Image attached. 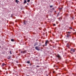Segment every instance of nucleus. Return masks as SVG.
I'll use <instances>...</instances> for the list:
<instances>
[{
    "instance_id": "obj_1",
    "label": "nucleus",
    "mask_w": 76,
    "mask_h": 76,
    "mask_svg": "<svg viewBox=\"0 0 76 76\" xmlns=\"http://www.w3.org/2000/svg\"><path fill=\"white\" fill-rule=\"evenodd\" d=\"M75 49L72 48H71L70 50V53L72 54L73 53H75Z\"/></svg>"
},
{
    "instance_id": "obj_2",
    "label": "nucleus",
    "mask_w": 76,
    "mask_h": 76,
    "mask_svg": "<svg viewBox=\"0 0 76 76\" xmlns=\"http://www.w3.org/2000/svg\"><path fill=\"white\" fill-rule=\"evenodd\" d=\"M56 57H57L58 58V59L59 60H60V59H61V56H60L59 54H58L56 56Z\"/></svg>"
},
{
    "instance_id": "obj_3",
    "label": "nucleus",
    "mask_w": 76,
    "mask_h": 76,
    "mask_svg": "<svg viewBox=\"0 0 76 76\" xmlns=\"http://www.w3.org/2000/svg\"><path fill=\"white\" fill-rule=\"evenodd\" d=\"M39 48V47L38 46H36L35 47V49L38 51H39L40 50V49Z\"/></svg>"
},
{
    "instance_id": "obj_4",
    "label": "nucleus",
    "mask_w": 76,
    "mask_h": 76,
    "mask_svg": "<svg viewBox=\"0 0 76 76\" xmlns=\"http://www.w3.org/2000/svg\"><path fill=\"white\" fill-rule=\"evenodd\" d=\"M49 43V41L48 40H47L45 41V46H47V44Z\"/></svg>"
},
{
    "instance_id": "obj_5",
    "label": "nucleus",
    "mask_w": 76,
    "mask_h": 76,
    "mask_svg": "<svg viewBox=\"0 0 76 76\" xmlns=\"http://www.w3.org/2000/svg\"><path fill=\"white\" fill-rule=\"evenodd\" d=\"M6 64H5L4 63H3L2 64H1V66L2 67H3L4 66H6Z\"/></svg>"
},
{
    "instance_id": "obj_6",
    "label": "nucleus",
    "mask_w": 76,
    "mask_h": 76,
    "mask_svg": "<svg viewBox=\"0 0 76 76\" xmlns=\"http://www.w3.org/2000/svg\"><path fill=\"white\" fill-rule=\"evenodd\" d=\"M38 42H36L34 45V46H36V45H38Z\"/></svg>"
},
{
    "instance_id": "obj_7",
    "label": "nucleus",
    "mask_w": 76,
    "mask_h": 76,
    "mask_svg": "<svg viewBox=\"0 0 76 76\" xmlns=\"http://www.w3.org/2000/svg\"><path fill=\"white\" fill-rule=\"evenodd\" d=\"M67 34H68L69 35H70V34H71V32L70 31H68L66 33Z\"/></svg>"
},
{
    "instance_id": "obj_8",
    "label": "nucleus",
    "mask_w": 76,
    "mask_h": 76,
    "mask_svg": "<svg viewBox=\"0 0 76 76\" xmlns=\"http://www.w3.org/2000/svg\"><path fill=\"white\" fill-rule=\"evenodd\" d=\"M66 47H68V48H69V47H69L70 45H69V44H67V45H66Z\"/></svg>"
},
{
    "instance_id": "obj_9",
    "label": "nucleus",
    "mask_w": 76,
    "mask_h": 76,
    "mask_svg": "<svg viewBox=\"0 0 76 76\" xmlns=\"http://www.w3.org/2000/svg\"><path fill=\"white\" fill-rule=\"evenodd\" d=\"M71 35L70 34H67V37H70Z\"/></svg>"
},
{
    "instance_id": "obj_10",
    "label": "nucleus",
    "mask_w": 76,
    "mask_h": 76,
    "mask_svg": "<svg viewBox=\"0 0 76 76\" xmlns=\"http://www.w3.org/2000/svg\"><path fill=\"white\" fill-rule=\"evenodd\" d=\"M62 20V18H61V17L59 18L58 19V20L60 21V20Z\"/></svg>"
},
{
    "instance_id": "obj_11",
    "label": "nucleus",
    "mask_w": 76,
    "mask_h": 76,
    "mask_svg": "<svg viewBox=\"0 0 76 76\" xmlns=\"http://www.w3.org/2000/svg\"><path fill=\"white\" fill-rule=\"evenodd\" d=\"M15 2L18 4V3L19 1L18 0H15Z\"/></svg>"
},
{
    "instance_id": "obj_12",
    "label": "nucleus",
    "mask_w": 76,
    "mask_h": 76,
    "mask_svg": "<svg viewBox=\"0 0 76 76\" xmlns=\"http://www.w3.org/2000/svg\"><path fill=\"white\" fill-rule=\"evenodd\" d=\"M8 59H10L11 58V56H8L7 57Z\"/></svg>"
},
{
    "instance_id": "obj_13",
    "label": "nucleus",
    "mask_w": 76,
    "mask_h": 76,
    "mask_svg": "<svg viewBox=\"0 0 76 76\" xmlns=\"http://www.w3.org/2000/svg\"><path fill=\"white\" fill-rule=\"evenodd\" d=\"M27 3L26 1V0H25L24 1L23 3L24 4H25V3Z\"/></svg>"
},
{
    "instance_id": "obj_14",
    "label": "nucleus",
    "mask_w": 76,
    "mask_h": 76,
    "mask_svg": "<svg viewBox=\"0 0 76 76\" xmlns=\"http://www.w3.org/2000/svg\"><path fill=\"white\" fill-rule=\"evenodd\" d=\"M23 23H24V25H26V21H24L23 22Z\"/></svg>"
},
{
    "instance_id": "obj_15",
    "label": "nucleus",
    "mask_w": 76,
    "mask_h": 76,
    "mask_svg": "<svg viewBox=\"0 0 76 76\" xmlns=\"http://www.w3.org/2000/svg\"><path fill=\"white\" fill-rule=\"evenodd\" d=\"M27 63H28V64H29V63H30V61H27Z\"/></svg>"
},
{
    "instance_id": "obj_16",
    "label": "nucleus",
    "mask_w": 76,
    "mask_h": 76,
    "mask_svg": "<svg viewBox=\"0 0 76 76\" xmlns=\"http://www.w3.org/2000/svg\"><path fill=\"white\" fill-rule=\"evenodd\" d=\"M53 7V5L50 6V8H52V7Z\"/></svg>"
},
{
    "instance_id": "obj_17",
    "label": "nucleus",
    "mask_w": 76,
    "mask_h": 76,
    "mask_svg": "<svg viewBox=\"0 0 76 76\" xmlns=\"http://www.w3.org/2000/svg\"><path fill=\"white\" fill-rule=\"evenodd\" d=\"M11 41L13 42V41H14V39H11Z\"/></svg>"
},
{
    "instance_id": "obj_18",
    "label": "nucleus",
    "mask_w": 76,
    "mask_h": 76,
    "mask_svg": "<svg viewBox=\"0 0 76 76\" xmlns=\"http://www.w3.org/2000/svg\"><path fill=\"white\" fill-rule=\"evenodd\" d=\"M26 53V50L24 51H23V53Z\"/></svg>"
},
{
    "instance_id": "obj_19",
    "label": "nucleus",
    "mask_w": 76,
    "mask_h": 76,
    "mask_svg": "<svg viewBox=\"0 0 76 76\" xmlns=\"http://www.w3.org/2000/svg\"><path fill=\"white\" fill-rule=\"evenodd\" d=\"M69 29H72V27H69Z\"/></svg>"
},
{
    "instance_id": "obj_20",
    "label": "nucleus",
    "mask_w": 76,
    "mask_h": 76,
    "mask_svg": "<svg viewBox=\"0 0 76 76\" xmlns=\"http://www.w3.org/2000/svg\"><path fill=\"white\" fill-rule=\"evenodd\" d=\"M27 2H29L30 1V0H27Z\"/></svg>"
},
{
    "instance_id": "obj_21",
    "label": "nucleus",
    "mask_w": 76,
    "mask_h": 76,
    "mask_svg": "<svg viewBox=\"0 0 76 76\" xmlns=\"http://www.w3.org/2000/svg\"><path fill=\"white\" fill-rule=\"evenodd\" d=\"M39 67V66L37 65V67Z\"/></svg>"
},
{
    "instance_id": "obj_22",
    "label": "nucleus",
    "mask_w": 76,
    "mask_h": 76,
    "mask_svg": "<svg viewBox=\"0 0 76 76\" xmlns=\"http://www.w3.org/2000/svg\"><path fill=\"white\" fill-rule=\"evenodd\" d=\"M55 71H53V73H55Z\"/></svg>"
},
{
    "instance_id": "obj_23",
    "label": "nucleus",
    "mask_w": 76,
    "mask_h": 76,
    "mask_svg": "<svg viewBox=\"0 0 76 76\" xmlns=\"http://www.w3.org/2000/svg\"><path fill=\"white\" fill-rule=\"evenodd\" d=\"M10 54H12V53H11V51H10Z\"/></svg>"
},
{
    "instance_id": "obj_24",
    "label": "nucleus",
    "mask_w": 76,
    "mask_h": 76,
    "mask_svg": "<svg viewBox=\"0 0 76 76\" xmlns=\"http://www.w3.org/2000/svg\"><path fill=\"white\" fill-rule=\"evenodd\" d=\"M30 66H32V64L30 63Z\"/></svg>"
},
{
    "instance_id": "obj_25",
    "label": "nucleus",
    "mask_w": 76,
    "mask_h": 76,
    "mask_svg": "<svg viewBox=\"0 0 76 76\" xmlns=\"http://www.w3.org/2000/svg\"><path fill=\"white\" fill-rule=\"evenodd\" d=\"M60 10H61V9H62V7H61V8H59Z\"/></svg>"
},
{
    "instance_id": "obj_26",
    "label": "nucleus",
    "mask_w": 76,
    "mask_h": 76,
    "mask_svg": "<svg viewBox=\"0 0 76 76\" xmlns=\"http://www.w3.org/2000/svg\"><path fill=\"white\" fill-rule=\"evenodd\" d=\"M56 24H53V26H56Z\"/></svg>"
},
{
    "instance_id": "obj_27",
    "label": "nucleus",
    "mask_w": 76,
    "mask_h": 76,
    "mask_svg": "<svg viewBox=\"0 0 76 76\" xmlns=\"http://www.w3.org/2000/svg\"><path fill=\"white\" fill-rule=\"evenodd\" d=\"M55 65H54L53 66V67H55Z\"/></svg>"
},
{
    "instance_id": "obj_28",
    "label": "nucleus",
    "mask_w": 76,
    "mask_h": 76,
    "mask_svg": "<svg viewBox=\"0 0 76 76\" xmlns=\"http://www.w3.org/2000/svg\"><path fill=\"white\" fill-rule=\"evenodd\" d=\"M58 15H59V12H58Z\"/></svg>"
},
{
    "instance_id": "obj_29",
    "label": "nucleus",
    "mask_w": 76,
    "mask_h": 76,
    "mask_svg": "<svg viewBox=\"0 0 76 76\" xmlns=\"http://www.w3.org/2000/svg\"><path fill=\"white\" fill-rule=\"evenodd\" d=\"M21 53H23V51H21Z\"/></svg>"
},
{
    "instance_id": "obj_30",
    "label": "nucleus",
    "mask_w": 76,
    "mask_h": 76,
    "mask_svg": "<svg viewBox=\"0 0 76 76\" xmlns=\"http://www.w3.org/2000/svg\"><path fill=\"white\" fill-rule=\"evenodd\" d=\"M29 76V75H27V76Z\"/></svg>"
},
{
    "instance_id": "obj_31",
    "label": "nucleus",
    "mask_w": 76,
    "mask_h": 76,
    "mask_svg": "<svg viewBox=\"0 0 76 76\" xmlns=\"http://www.w3.org/2000/svg\"><path fill=\"white\" fill-rule=\"evenodd\" d=\"M43 47H44V45H43Z\"/></svg>"
},
{
    "instance_id": "obj_32",
    "label": "nucleus",
    "mask_w": 76,
    "mask_h": 76,
    "mask_svg": "<svg viewBox=\"0 0 76 76\" xmlns=\"http://www.w3.org/2000/svg\"><path fill=\"white\" fill-rule=\"evenodd\" d=\"M53 43H54V42H53Z\"/></svg>"
},
{
    "instance_id": "obj_33",
    "label": "nucleus",
    "mask_w": 76,
    "mask_h": 76,
    "mask_svg": "<svg viewBox=\"0 0 76 76\" xmlns=\"http://www.w3.org/2000/svg\"><path fill=\"white\" fill-rule=\"evenodd\" d=\"M17 63H18V62H17Z\"/></svg>"
},
{
    "instance_id": "obj_34",
    "label": "nucleus",
    "mask_w": 76,
    "mask_h": 76,
    "mask_svg": "<svg viewBox=\"0 0 76 76\" xmlns=\"http://www.w3.org/2000/svg\"><path fill=\"white\" fill-rule=\"evenodd\" d=\"M17 63H18V62H17Z\"/></svg>"
}]
</instances>
